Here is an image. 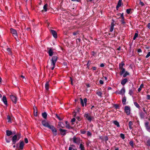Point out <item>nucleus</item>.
<instances>
[{
  "mask_svg": "<svg viewBox=\"0 0 150 150\" xmlns=\"http://www.w3.org/2000/svg\"><path fill=\"white\" fill-rule=\"evenodd\" d=\"M58 57L56 56H53L51 60V69L52 70H53L55 66L56 63L57 61Z\"/></svg>",
  "mask_w": 150,
  "mask_h": 150,
  "instance_id": "1",
  "label": "nucleus"
},
{
  "mask_svg": "<svg viewBox=\"0 0 150 150\" xmlns=\"http://www.w3.org/2000/svg\"><path fill=\"white\" fill-rule=\"evenodd\" d=\"M125 64L123 62H121V63L119 65V68L120 70V74L122 75L125 71V69L123 68V66Z\"/></svg>",
  "mask_w": 150,
  "mask_h": 150,
  "instance_id": "2",
  "label": "nucleus"
},
{
  "mask_svg": "<svg viewBox=\"0 0 150 150\" xmlns=\"http://www.w3.org/2000/svg\"><path fill=\"white\" fill-rule=\"evenodd\" d=\"M84 116L90 122H91L93 118V117L91 116L88 113H85Z\"/></svg>",
  "mask_w": 150,
  "mask_h": 150,
  "instance_id": "3",
  "label": "nucleus"
},
{
  "mask_svg": "<svg viewBox=\"0 0 150 150\" xmlns=\"http://www.w3.org/2000/svg\"><path fill=\"white\" fill-rule=\"evenodd\" d=\"M49 128L52 131L53 134L55 136L57 134V130L54 126L51 125Z\"/></svg>",
  "mask_w": 150,
  "mask_h": 150,
  "instance_id": "4",
  "label": "nucleus"
},
{
  "mask_svg": "<svg viewBox=\"0 0 150 150\" xmlns=\"http://www.w3.org/2000/svg\"><path fill=\"white\" fill-rule=\"evenodd\" d=\"M125 111L127 115H129L130 114V108L129 106H125Z\"/></svg>",
  "mask_w": 150,
  "mask_h": 150,
  "instance_id": "5",
  "label": "nucleus"
},
{
  "mask_svg": "<svg viewBox=\"0 0 150 150\" xmlns=\"http://www.w3.org/2000/svg\"><path fill=\"white\" fill-rule=\"evenodd\" d=\"M42 125L46 127L49 128L51 125H50L49 123L45 120H42Z\"/></svg>",
  "mask_w": 150,
  "mask_h": 150,
  "instance_id": "6",
  "label": "nucleus"
},
{
  "mask_svg": "<svg viewBox=\"0 0 150 150\" xmlns=\"http://www.w3.org/2000/svg\"><path fill=\"white\" fill-rule=\"evenodd\" d=\"M10 31L11 33L13 34V36H14L15 38H16L17 37L18 34L17 31L16 30L11 28L10 29Z\"/></svg>",
  "mask_w": 150,
  "mask_h": 150,
  "instance_id": "7",
  "label": "nucleus"
},
{
  "mask_svg": "<svg viewBox=\"0 0 150 150\" xmlns=\"http://www.w3.org/2000/svg\"><path fill=\"white\" fill-rule=\"evenodd\" d=\"M73 140L74 143H76L78 145L80 143V139L79 138H76L74 137L73 139Z\"/></svg>",
  "mask_w": 150,
  "mask_h": 150,
  "instance_id": "8",
  "label": "nucleus"
},
{
  "mask_svg": "<svg viewBox=\"0 0 150 150\" xmlns=\"http://www.w3.org/2000/svg\"><path fill=\"white\" fill-rule=\"evenodd\" d=\"M80 101H81V105L83 107H84V103L85 104V105L86 106V103L87 102V99L86 98H84L83 99V100L82 98H80Z\"/></svg>",
  "mask_w": 150,
  "mask_h": 150,
  "instance_id": "9",
  "label": "nucleus"
},
{
  "mask_svg": "<svg viewBox=\"0 0 150 150\" xmlns=\"http://www.w3.org/2000/svg\"><path fill=\"white\" fill-rule=\"evenodd\" d=\"M10 97L12 101L15 104H16L17 101V97L13 95H11Z\"/></svg>",
  "mask_w": 150,
  "mask_h": 150,
  "instance_id": "10",
  "label": "nucleus"
},
{
  "mask_svg": "<svg viewBox=\"0 0 150 150\" xmlns=\"http://www.w3.org/2000/svg\"><path fill=\"white\" fill-rule=\"evenodd\" d=\"M149 122H146L145 123L144 125L146 130L150 132V126L149 125Z\"/></svg>",
  "mask_w": 150,
  "mask_h": 150,
  "instance_id": "11",
  "label": "nucleus"
},
{
  "mask_svg": "<svg viewBox=\"0 0 150 150\" xmlns=\"http://www.w3.org/2000/svg\"><path fill=\"white\" fill-rule=\"evenodd\" d=\"M19 139H17V137L16 135H15L12 138V140L13 143V144H15L16 142L18 141Z\"/></svg>",
  "mask_w": 150,
  "mask_h": 150,
  "instance_id": "12",
  "label": "nucleus"
},
{
  "mask_svg": "<svg viewBox=\"0 0 150 150\" xmlns=\"http://www.w3.org/2000/svg\"><path fill=\"white\" fill-rule=\"evenodd\" d=\"M49 50L47 52V53H48L50 56H52L53 55L54 52V50L52 49V48H49Z\"/></svg>",
  "mask_w": 150,
  "mask_h": 150,
  "instance_id": "13",
  "label": "nucleus"
},
{
  "mask_svg": "<svg viewBox=\"0 0 150 150\" xmlns=\"http://www.w3.org/2000/svg\"><path fill=\"white\" fill-rule=\"evenodd\" d=\"M50 32L53 35V36L55 38H57V36L56 32L54 30H50Z\"/></svg>",
  "mask_w": 150,
  "mask_h": 150,
  "instance_id": "14",
  "label": "nucleus"
},
{
  "mask_svg": "<svg viewBox=\"0 0 150 150\" xmlns=\"http://www.w3.org/2000/svg\"><path fill=\"white\" fill-rule=\"evenodd\" d=\"M59 131H60V133L62 136H63L66 135L67 131V130L60 129H59Z\"/></svg>",
  "mask_w": 150,
  "mask_h": 150,
  "instance_id": "15",
  "label": "nucleus"
},
{
  "mask_svg": "<svg viewBox=\"0 0 150 150\" xmlns=\"http://www.w3.org/2000/svg\"><path fill=\"white\" fill-rule=\"evenodd\" d=\"M2 100L5 105H7V100L5 96H3Z\"/></svg>",
  "mask_w": 150,
  "mask_h": 150,
  "instance_id": "16",
  "label": "nucleus"
},
{
  "mask_svg": "<svg viewBox=\"0 0 150 150\" xmlns=\"http://www.w3.org/2000/svg\"><path fill=\"white\" fill-rule=\"evenodd\" d=\"M139 115L140 117V118L141 119H144L145 117V113L143 112H139Z\"/></svg>",
  "mask_w": 150,
  "mask_h": 150,
  "instance_id": "17",
  "label": "nucleus"
},
{
  "mask_svg": "<svg viewBox=\"0 0 150 150\" xmlns=\"http://www.w3.org/2000/svg\"><path fill=\"white\" fill-rule=\"evenodd\" d=\"M125 93V88L124 87L121 89L120 91V92L119 93V94L123 95H124Z\"/></svg>",
  "mask_w": 150,
  "mask_h": 150,
  "instance_id": "18",
  "label": "nucleus"
},
{
  "mask_svg": "<svg viewBox=\"0 0 150 150\" xmlns=\"http://www.w3.org/2000/svg\"><path fill=\"white\" fill-rule=\"evenodd\" d=\"M113 123L117 127H120L119 122L115 120L113 121Z\"/></svg>",
  "mask_w": 150,
  "mask_h": 150,
  "instance_id": "19",
  "label": "nucleus"
},
{
  "mask_svg": "<svg viewBox=\"0 0 150 150\" xmlns=\"http://www.w3.org/2000/svg\"><path fill=\"white\" fill-rule=\"evenodd\" d=\"M24 143L23 141L21 142L20 143V145L19 146V149H23L24 146Z\"/></svg>",
  "mask_w": 150,
  "mask_h": 150,
  "instance_id": "20",
  "label": "nucleus"
},
{
  "mask_svg": "<svg viewBox=\"0 0 150 150\" xmlns=\"http://www.w3.org/2000/svg\"><path fill=\"white\" fill-rule=\"evenodd\" d=\"M127 81L128 80L127 79H124L121 81V83L122 85H124Z\"/></svg>",
  "mask_w": 150,
  "mask_h": 150,
  "instance_id": "21",
  "label": "nucleus"
},
{
  "mask_svg": "<svg viewBox=\"0 0 150 150\" xmlns=\"http://www.w3.org/2000/svg\"><path fill=\"white\" fill-rule=\"evenodd\" d=\"M96 93L98 95V96H99L100 98H101L102 97V93L100 91H96Z\"/></svg>",
  "mask_w": 150,
  "mask_h": 150,
  "instance_id": "22",
  "label": "nucleus"
},
{
  "mask_svg": "<svg viewBox=\"0 0 150 150\" xmlns=\"http://www.w3.org/2000/svg\"><path fill=\"white\" fill-rule=\"evenodd\" d=\"M121 0H119V1L118 2L117 5L116 6V9L117 10H118V9L121 6Z\"/></svg>",
  "mask_w": 150,
  "mask_h": 150,
  "instance_id": "23",
  "label": "nucleus"
},
{
  "mask_svg": "<svg viewBox=\"0 0 150 150\" xmlns=\"http://www.w3.org/2000/svg\"><path fill=\"white\" fill-rule=\"evenodd\" d=\"M126 97L124 96L122 98V102L123 105H125L126 104Z\"/></svg>",
  "mask_w": 150,
  "mask_h": 150,
  "instance_id": "24",
  "label": "nucleus"
},
{
  "mask_svg": "<svg viewBox=\"0 0 150 150\" xmlns=\"http://www.w3.org/2000/svg\"><path fill=\"white\" fill-rule=\"evenodd\" d=\"M45 88L46 90H48L49 89V83L48 82H47L45 84Z\"/></svg>",
  "mask_w": 150,
  "mask_h": 150,
  "instance_id": "25",
  "label": "nucleus"
},
{
  "mask_svg": "<svg viewBox=\"0 0 150 150\" xmlns=\"http://www.w3.org/2000/svg\"><path fill=\"white\" fill-rule=\"evenodd\" d=\"M6 134L8 136H9L12 134V132L11 131L7 130L6 131Z\"/></svg>",
  "mask_w": 150,
  "mask_h": 150,
  "instance_id": "26",
  "label": "nucleus"
},
{
  "mask_svg": "<svg viewBox=\"0 0 150 150\" xmlns=\"http://www.w3.org/2000/svg\"><path fill=\"white\" fill-rule=\"evenodd\" d=\"M58 125L59 126L62 128H63L64 127V124L62 122H59L58 123Z\"/></svg>",
  "mask_w": 150,
  "mask_h": 150,
  "instance_id": "27",
  "label": "nucleus"
},
{
  "mask_svg": "<svg viewBox=\"0 0 150 150\" xmlns=\"http://www.w3.org/2000/svg\"><path fill=\"white\" fill-rule=\"evenodd\" d=\"M48 7V5L47 4H46L43 6V9L45 12H46L47 11V7Z\"/></svg>",
  "mask_w": 150,
  "mask_h": 150,
  "instance_id": "28",
  "label": "nucleus"
},
{
  "mask_svg": "<svg viewBox=\"0 0 150 150\" xmlns=\"http://www.w3.org/2000/svg\"><path fill=\"white\" fill-rule=\"evenodd\" d=\"M42 116L44 118L46 119L47 117V114L46 112H44L42 113Z\"/></svg>",
  "mask_w": 150,
  "mask_h": 150,
  "instance_id": "29",
  "label": "nucleus"
},
{
  "mask_svg": "<svg viewBox=\"0 0 150 150\" xmlns=\"http://www.w3.org/2000/svg\"><path fill=\"white\" fill-rule=\"evenodd\" d=\"M143 87L144 84H141L140 86V87L138 88V91L139 92H140L141 91L142 88H143Z\"/></svg>",
  "mask_w": 150,
  "mask_h": 150,
  "instance_id": "30",
  "label": "nucleus"
},
{
  "mask_svg": "<svg viewBox=\"0 0 150 150\" xmlns=\"http://www.w3.org/2000/svg\"><path fill=\"white\" fill-rule=\"evenodd\" d=\"M129 75V73L127 72V71H125V72L124 73H123V74L122 75H123V77H125Z\"/></svg>",
  "mask_w": 150,
  "mask_h": 150,
  "instance_id": "31",
  "label": "nucleus"
},
{
  "mask_svg": "<svg viewBox=\"0 0 150 150\" xmlns=\"http://www.w3.org/2000/svg\"><path fill=\"white\" fill-rule=\"evenodd\" d=\"M7 119L8 122H10V123L11 122V119L9 116V115L7 116Z\"/></svg>",
  "mask_w": 150,
  "mask_h": 150,
  "instance_id": "32",
  "label": "nucleus"
},
{
  "mask_svg": "<svg viewBox=\"0 0 150 150\" xmlns=\"http://www.w3.org/2000/svg\"><path fill=\"white\" fill-rule=\"evenodd\" d=\"M80 148L81 150H85L84 146L82 144H80Z\"/></svg>",
  "mask_w": 150,
  "mask_h": 150,
  "instance_id": "33",
  "label": "nucleus"
},
{
  "mask_svg": "<svg viewBox=\"0 0 150 150\" xmlns=\"http://www.w3.org/2000/svg\"><path fill=\"white\" fill-rule=\"evenodd\" d=\"M134 105L137 108H140V106L139 104L136 102H134Z\"/></svg>",
  "mask_w": 150,
  "mask_h": 150,
  "instance_id": "34",
  "label": "nucleus"
},
{
  "mask_svg": "<svg viewBox=\"0 0 150 150\" xmlns=\"http://www.w3.org/2000/svg\"><path fill=\"white\" fill-rule=\"evenodd\" d=\"M7 52L9 54H10V55L12 54V52H11V49L10 48H7Z\"/></svg>",
  "mask_w": 150,
  "mask_h": 150,
  "instance_id": "35",
  "label": "nucleus"
},
{
  "mask_svg": "<svg viewBox=\"0 0 150 150\" xmlns=\"http://www.w3.org/2000/svg\"><path fill=\"white\" fill-rule=\"evenodd\" d=\"M122 18V19L120 21L121 23L122 24H125L126 23H125V18Z\"/></svg>",
  "mask_w": 150,
  "mask_h": 150,
  "instance_id": "36",
  "label": "nucleus"
},
{
  "mask_svg": "<svg viewBox=\"0 0 150 150\" xmlns=\"http://www.w3.org/2000/svg\"><path fill=\"white\" fill-rule=\"evenodd\" d=\"M5 139H6V142L7 143H9L10 142L11 139L10 138L6 137Z\"/></svg>",
  "mask_w": 150,
  "mask_h": 150,
  "instance_id": "37",
  "label": "nucleus"
},
{
  "mask_svg": "<svg viewBox=\"0 0 150 150\" xmlns=\"http://www.w3.org/2000/svg\"><path fill=\"white\" fill-rule=\"evenodd\" d=\"M129 94L130 96H132L133 94V91L132 90H130L129 92Z\"/></svg>",
  "mask_w": 150,
  "mask_h": 150,
  "instance_id": "38",
  "label": "nucleus"
},
{
  "mask_svg": "<svg viewBox=\"0 0 150 150\" xmlns=\"http://www.w3.org/2000/svg\"><path fill=\"white\" fill-rule=\"evenodd\" d=\"M120 137L123 139H124L125 138V135L122 133H121L120 134Z\"/></svg>",
  "mask_w": 150,
  "mask_h": 150,
  "instance_id": "39",
  "label": "nucleus"
},
{
  "mask_svg": "<svg viewBox=\"0 0 150 150\" xmlns=\"http://www.w3.org/2000/svg\"><path fill=\"white\" fill-rule=\"evenodd\" d=\"M34 109V113L36 112L37 113V110L36 107L35 106H34L33 108Z\"/></svg>",
  "mask_w": 150,
  "mask_h": 150,
  "instance_id": "40",
  "label": "nucleus"
},
{
  "mask_svg": "<svg viewBox=\"0 0 150 150\" xmlns=\"http://www.w3.org/2000/svg\"><path fill=\"white\" fill-rule=\"evenodd\" d=\"M129 144L132 147H133L134 143L133 141H130L129 143Z\"/></svg>",
  "mask_w": 150,
  "mask_h": 150,
  "instance_id": "41",
  "label": "nucleus"
},
{
  "mask_svg": "<svg viewBox=\"0 0 150 150\" xmlns=\"http://www.w3.org/2000/svg\"><path fill=\"white\" fill-rule=\"evenodd\" d=\"M87 135L88 136H91L92 134L89 131H87Z\"/></svg>",
  "mask_w": 150,
  "mask_h": 150,
  "instance_id": "42",
  "label": "nucleus"
},
{
  "mask_svg": "<svg viewBox=\"0 0 150 150\" xmlns=\"http://www.w3.org/2000/svg\"><path fill=\"white\" fill-rule=\"evenodd\" d=\"M114 107H115V108L116 109H118L119 108V105H118L117 104H115L114 105Z\"/></svg>",
  "mask_w": 150,
  "mask_h": 150,
  "instance_id": "43",
  "label": "nucleus"
},
{
  "mask_svg": "<svg viewBox=\"0 0 150 150\" xmlns=\"http://www.w3.org/2000/svg\"><path fill=\"white\" fill-rule=\"evenodd\" d=\"M147 145L150 146V139H148L147 141Z\"/></svg>",
  "mask_w": 150,
  "mask_h": 150,
  "instance_id": "44",
  "label": "nucleus"
},
{
  "mask_svg": "<svg viewBox=\"0 0 150 150\" xmlns=\"http://www.w3.org/2000/svg\"><path fill=\"white\" fill-rule=\"evenodd\" d=\"M131 11V9H128L126 10V12L127 13L129 14L130 13Z\"/></svg>",
  "mask_w": 150,
  "mask_h": 150,
  "instance_id": "45",
  "label": "nucleus"
},
{
  "mask_svg": "<svg viewBox=\"0 0 150 150\" xmlns=\"http://www.w3.org/2000/svg\"><path fill=\"white\" fill-rule=\"evenodd\" d=\"M80 132L82 134H85L86 132V131L85 130H81Z\"/></svg>",
  "mask_w": 150,
  "mask_h": 150,
  "instance_id": "46",
  "label": "nucleus"
},
{
  "mask_svg": "<svg viewBox=\"0 0 150 150\" xmlns=\"http://www.w3.org/2000/svg\"><path fill=\"white\" fill-rule=\"evenodd\" d=\"M150 56V52H148V54L146 56V58H147Z\"/></svg>",
  "mask_w": 150,
  "mask_h": 150,
  "instance_id": "47",
  "label": "nucleus"
},
{
  "mask_svg": "<svg viewBox=\"0 0 150 150\" xmlns=\"http://www.w3.org/2000/svg\"><path fill=\"white\" fill-rule=\"evenodd\" d=\"M111 26L110 29V31L112 32V22L111 23Z\"/></svg>",
  "mask_w": 150,
  "mask_h": 150,
  "instance_id": "48",
  "label": "nucleus"
},
{
  "mask_svg": "<svg viewBox=\"0 0 150 150\" xmlns=\"http://www.w3.org/2000/svg\"><path fill=\"white\" fill-rule=\"evenodd\" d=\"M81 41V39L80 38H78L76 40V42L77 43H79Z\"/></svg>",
  "mask_w": 150,
  "mask_h": 150,
  "instance_id": "49",
  "label": "nucleus"
},
{
  "mask_svg": "<svg viewBox=\"0 0 150 150\" xmlns=\"http://www.w3.org/2000/svg\"><path fill=\"white\" fill-rule=\"evenodd\" d=\"M66 127L67 128L70 129V127L69 124H67L66 126Z\"/></svg>",
  "mask_w": 150,
  "mask_h": 150,
  "instance_id": "50",
  "label": "nucleus"
},
{
  "mask_svg": "<svg viewBox=\"0 0 150 150\" xmlns=\"http://www.w3.org/2000/svg\"><path fill=\"white\" fill-rule=\"evenodd\" d=\"M25 142V143L27 144L28 143V140L27 138H25L24 139Z\"/></svg>",
  "mask_w": 150,
  "mask_h": 150,
  "instance_id": "51",
  "label": "nucleus"
},
{
  "mask_svg": "<svg viewBox=\"0 0 150 150\" xmlns=\"http://www.w3.org/2000/svg\"><path fill=\"white\" fill-rule=\"evenodd\" d=\"M120 17H121V18H124L123 13L122 14L120 13Z\"/></svg>",
  "mask_w": 150,
  "mask_h": 150,
  "instance_id": "52",
  "label": "nucleus"
},
{
  "mask_svg": "<svg viewBox=\"0 0 150 150\" xmlns=\"http://www.w3.org/2000/svg\"><path fill=\"white\" fill-rule=\"evenodd\" d=\"M133 125V124L132 121H130L129 122V126H132Z\"/></svg>",
  "mask_w": 150,
  "mask_h": 150,
  "instance_id": "53",
  "label": "nucleus"
},
{
  "mask_svg": "<svg viewBox=\"0 0 150 150\" xmlns=\"http://www.w3.org/2000/svg\"><path fill=\"white\" fill-rule=\"evenodd\" d=\"M146 98L147 100H150V95H148L146 96Z\"/></svg>",
  "mask_w": 150,
  "mask_h": 150,
  "instance_id": "54",
  "label": "nucleus"
},
{
  "mask_svg": "<svg viewBox=\"0 0 150 150\" xmlns=\"http://www.w3.org/2000/svg\"><path fill=\"white\" fill-rule=\"evenodd\" d=\"M139 4L142 6H143L144 5V3L142 2L141 1L140 2Z\"/></svg>",
  "mask_w": 150,
  "mask_h": 150,
  "instance_id": "55",
  "label": "nucleus"
},
{
  "mask_svg": "<svg viewBox=\"0 0 150 150\" xmlns=\"http://www.w3.org/2000/svg\"><path fill=\"white\" fill-rule=\"evenodd\" d=\"M99 83L100 84H103V80H100L99 81Z\"/></svg>",
  "mask_w": 150,
  "mask_h": 150,
  "instance_id": "56",
  "label": "nucleus"
},
{
  "mask_svg": "<svg viewBox=\"0 0 150 150\" xmlns=\"http://www.w3.org/2000/svg\"><path fill=\"white\" fill-rule=\"evenodd\" d=\"M138 36V34L137 33H135V34L134 35V37H135L136 38H137Z\"/></svg>",
  "mask_w": 150,
  "mask_h": 150,
  "instance_id": "57",
  "label": "nucleus"
},
{
  "mask_svg": "<svg viewBox=\"0 0 150 150\" xmlns=\"http://www.w3.org/2000/svg\"><path fill=\"white\" fill-rule=\"evenodd\" d=\"M71 1H76L77 2H80L81 1V0H71Z\"/></svg>",
  "mask_w": 150,
  "mask_h": 150,
  "instance_id": "58",
  "label": "nucleus"
},
{
  "mask_svg": "<svg viewBox=\"0 0 150 150\" xmlns=\"http://www.w3.org/2000/svg\"><path fill=\"white\" fill-rule=\"evenodd\" d=\"M147 27L149 29H150V23H148L147 25Z\"/></svg>",
  "mask_w": 150,
  "mask_h": 150,
  "instance_id": "59",
  "label": "nucleus"
},
{
  "mask_svg": "<svg viewBox=\"0 0 150 150\" xmlns=\"http://www.w3.org/2000/svg\"><path fill=\"white\" fill-rule=\"evenodd\" d=\"M137 52L139 53L141 52L142 51L140 49H139L137 50Z\"/></svg>",
  "mask_w": 150,
  "mask_h": 150,
  "instance_id": "60",
  "label": "nucleus"
},
{
  "mask_svg": "<svg viewBox=\"0 0 150 150\" xmlns=\"http://www.w3.org/2000/svg\"><path fill=\"white\" fill-rule=\"evenodd\" d=\"M104 66V65L103 63H101L100 65V67H103Z\"/></svg>",
  "mask_w": 150,
  "mask_h": 150,
  "instance_id": "61",
  "label": "nucleus"
},
{
  "mask_svg": "<svg viewBox=\"0 0 150 150\" xmlns=\"http://www.w3.org/2000/svg\"><path fill=\"white\" fill-rule=\"evenodd\" d=\"M75 121V118H73L71 119V122H74Z\"/></svg>",
  "mask_w": 150,
  "mask_h": 150,
  "instance_id": "62",
  "label": "nucleus"
},
{
  "mask_svg": "<svg viewBox=\"0 0 150 150\" xmlns=\"http://www.w3.org/2000/svg\"><path fill=\"white\" fill-rule=\"evenodd\" d=\"M56 117H57L59 119V120H61V119H60V118L59 117V116L58 115H57L56 114Z\"/></svg>",
  "mask_w": 150,
  "mask_h": 150,
  "instance_id": "63",
  "label": "nucleus"
},
{
  "mask_svg": "<svg viewBox=\"0 0 150 150\" xmlns=\"http://www.w3.org/2000/svg\"><path fill=\"white\" fill-rule=\"evenodd\" d=\"M91 54H92L93 56H94V54H95V52H94V51H92V52H91Z\"/></svg>",
  "mask_w": 150,
  "mask_h": 150,
  "instance_id": "64",
  "label": "nucleus"
}]
</instances>
